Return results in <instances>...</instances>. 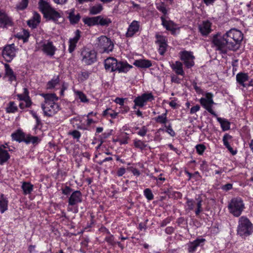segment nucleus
<instances>
[{
	"label": "nucleus",
	"instance_id": "obj_1",
	"mask_svg": "<svg viewBox=\"0 0 253 253\" xmlns=\"http://www.w3.org/2000/svg\"><path fill=\"white\" fill-rule=\"evenodd\" d=\"M243 39L241 31L233 28L227 31L223 36L217 34L213 37L212 42L215 50L221 53H226L229 50L236 51L240 46Z\"/></svg>",
	"mask_w": 253,
	"mask_h": 253
},
{
	"label": "nucleus",
	"instance_id": "obj_2",
	"mask_svg": "<svg viewBox=\"0 0 253 253\" xmlns=\"http://www.w3.org/2000/svg\"><path fill=\"white\" fill-rule=\"evenodd\" d=\"M44 102L42 104V108L44 115L51 117L56 114L60 110L59 105L56 101L58 97L55 94H42Z\"/></svg>",
	"mask_w": 253,
	"mask_h": 253
},
{
	"label": "nucleus",
	"instance_id": "obj_3",
	"mask_svg": "<svg viewBox=\"0 0 253 253\" xmlns=\"http://www.w3.org/2000/svg\"><path fill=\"white\" fill-rule=\"evenodd\" d=\"M39 5L41 11L46 19L52 20L56 23L58 19L61 17L62 13L52 7L47 1L41 0L39 2Z\"/></svg>",
	"mask_w": 253,
	"mask_h": 253
},
{
	"label": "nucleus",
	"instance_id": "obj_4",
	"mask_svg": "<svg viewBox=\"0 0 253 253\" xmlns=\"http://www.w3.org/2000/svg\"><path fill=\"white\" fill-rule=\"evenodd\" d=\"M253 233V224L248 218L242 216L239 218L237 234L242 238L245 239Z\"/></svg>",
	"mask_w": 253,
	"mask_h": 253
},
{
	"label": "nucleus",
	"instance_id": "obj_5",
	"mask_svg": "<svg viewBox=\"0 0 253 253\" xmlns=\"http://www.w3.org/2000/svg\"><path fill=\"white\" fill-rule=\"evenodd\" d=\"M95 46L101 53H109L114 48V44L111 40L105 36L97 38Z\"/></svg>",
	"mask_w": 253,
	"mask_h": 253
},
{
	"label": "nucleus",
	"instance_id": "obj_6",
	"mask_svg": "<svg viewBox=\"0 0 253 253\" xmlns=\"http://www.w3.org/2000/svg\"><path fill=\"white\" fill-rule=\"evenodd\" d=\"M245 208L243 201L239 197L231 199L228 205L229 212L235 217L240 216Z\"/></svg>",
	"mask_w": 253,
	"mask_h": 253
},
{
	"label": "nucleus",
	"instance_id": "obj_7",
	"mask_svg": "<svg viewBox=\"0 0 253 253\" xmlns=\"http://www.w3.org/2000/svg\"><path fill=\"white\" fill-rule=\"evenodd\" d=\"M82 201V194L80 191L73 192L68 200V206L67 210L68 211H73L77 213L78 211L77 205L81 203Z\"/></svg>",
	"mask_w": 253,
	"mask_h": 253
},
{
	"label": "nucleus",
	"instance_id": "obj_8",
	"mask_svg": "<svg viewBox=\"0 0 253 253\" xmlns=\"http://www.w3.org/2000/svg\"><path fill=\"white\" fill-rule=\"evenodd\" d=\"M81 56L82 62L87 65L97 61V52L94 49L84 48L82 50Z\"/></svg>",
	"mask_w": 253,
	"mask_h": 253
},
{
	"label": "nucleus",
	"instance_id": "obj_9",
	"mask_svg": "<svg viewBox=\"0 0 253 253\" xmlns=\"http://www.w3.org/2000/svg\"><path fill=\"white\" fill-rule=\"evenodd\" d=\"M213 95L211 93H206L205 97L200 99V102L202 106L213 116L217 117V115L213 110L212 105L215 104L213 100Z\"/></svg>",
	"mask_w": 253,
	"mask_h": 253
},
{
	"label": "nucleus",
	"instance_id": "obj_10",
	"mask_svg": "<svg viewBox=\"0 0 253 253\" xmlns=\"http://www.w3.org/2000/svg\"><path fill=\"white\" fill-rule=\"evenodd\" d=\"M179 56L186 68H191L194 66L195 57L192 52L186 50L181 51L179 53Z\"/></svg>",
	"mask_w": 253,
	"mask_h": 253
},
{
	"label": "nucleus",
	"instance_id": "obj_11",
	"mask_svg": "<svg viewBox=\"0 0 253 253\" xmlns=\"http://www.w3.org/2000/svg\"><path fill=\"white\" fill-rule=\"evenodd\" d=\"M156 39V43L158 46V52L161 55H163L167 51L168 45L166 37L157 33L155 35Z\"/></svg>",
	"mask_w": 253,
	"mask_h": 253
},
{
	"label": "nucleus",
	"instance_id": "obj_12",
	"mask_svg": "<svg viewBox=\"0 0 253 253\" xmlns=\"http://www.w3.org/2000/svg\"><path fill=\"white\" fill-rule=\"evenodd\" d=\"M154 99V97L152 93H143L134 99V106L133 108L135 109L136 106L143 107L148 101H151Z\"/></svg>",
	"mask_w": 253,
	"mask_h": 253
},
{
	"label": "nucleus",
	"instance_id": "obj_13",
	"mask_svg": "<svg viewBox=\"0 0 253 253\" xmlns=\"http://www.w3.org/2000/svg\"><path fill=\"white\" fill-rule=\"evenodd\" d=\"M16 50L14 44L12 43L6 45L2 52V55L4 60L7 62H11L16 55Z\"/></svg>",
	"mask_w": 253,
	"mask_h": 253
},
{
	"label": "nucleus",
	"instance_id": "obj_14",
	"mask_svg": "<svg viewBox=\"0 0 253 253\" xmlns=\"http://www.w3.org/2000/svg\"><path fill=\"white\" fill-rule=\"evenodd\" d=\"M42 50L46 55L52 56L55 54L56 48L49 41H44L40 43Z\"/></svg>",
	"mask_w": 253,
	"mask_h": 253
},
{
	"label": "nucleus",
	"instance_id": "obj_15",
	"mask_svg": "<svg viewBox=\"0 0 253 253\" xmlns=\"http://www.w3.org/2000/svg\"><path fill=\"white\" fill-rule=\"evenodd\" d=\"M140 22L136 20H133L129 25L126 36L127 38L132 37L134 35L138 33L140 31Z\"/></svg>",
	"mask_w": 253,
	"mask_h": 253
},
{
	"label": "nucleus",
	"instance_id": "obj_16",
	"mask_svg": "<svg viewBox=\"0 0 253 253\" xmlns=\"http://www.w3.org/2000/svg\"><path fill=\"white\" fill-rule=\"evenodd\" d=\"M4 74L3 77L4 80H7L10 84L16 82V76L9 65L7 63L4 64Z\"/></svg>",
	"mask_w": 253,
	"mask_h": 253
},
{
	"label": "nucleus",
	"instance_id": "obj_17",
	"mask_svg": "<svg viewBox=\"0 0 253 253\" xmlns=\"http://www.w3.org/2000/svg\"><path fill=\"white\" fill-rule=\"evenodd\" d=\"M206 240L202 238H198L192 242H189L187 244L188 252L189 253H193L196 252L197 247L204 245Z\"/></svg>",
	"mask_w": 253,
	"mask_h": 253
},
{
	"label": "nucleus",
	"instance_id": "obj_18",
	"mask_svg": "<svg viewBox=\"0 0 253 253\" xmlns=\"http://www.w3.org/2000/svg\"><path fill=\"white\" fill-rule=\"evenodd\" d=\"M162 20V24L163 26L169 31H170L172 34H176L177 31L179 30V28L170 20H167L165 18L162 16L161 17Z\"/></svg>",
	"mask_w": 253,
	"mask_h": 253
},
{
	"label": "nucleus",
	"instance_id": "obj_19",
	"mask_svg": "<svg viewBox=\"0 0 253 253\" xmlns=\"http://www.w3.org/2000/svg\"><path fill=\"white\" fill-rule=\"evenodd\" d=\"M118 64L117 59L113 57L108 58L104 61L105 69L110 72L116 71Z\"/></svg>",
	"mask_w": 253,
	"mask_h": 253
},
{
	"label": "nucleus",
	"instance_id": "obj_20",
	"mask_svg": "<svg viewBox=\"0 0 253 253\" xmlns=\"http://www.w3.org/2000/svg\"><path fill=\"white\" fill-rule=\"evenodd\" d=\"M81 38V32L79 30H77L75 32V36L73 38H71L69 41V48L68 50L70 53L73 52L77 45V43Z\"/></svg>",
	"mask_w": 253,
	"mask_h": 253
},
{
	"label": "nucleus",
	"instance_id": "obj_21",
	"mask_svg": "<svg viewBox=\"0 0 253 253\" xmlns=\"http://www.w3.org/2000/svg\"><path fill=\"white\" fill-rule=\"evenodd\" d=\"M170 67L176 75H180L183 77L185 76V72L183 68V64L176 61L170 64Z\"/></svg>",
	"mask_w": 253,
	"mask_h": 253
},
{
	"label": "nucleus",
	"instance_id": "obj_22",
	"mask_svg": "<svg viewBox=\"0 0 253 253\" xmlns=\"http://www.w3.org/2000/svg\"><path fill=\"white\" fill-rule=\"evenodd\" d=\"M211 23L209 21H203L199 25V30L202 35H208L211 31Z\"/></svg>",
	"mask_w": 253,
	"mask_h": 253
},
{
	"label": "nucleus",
	"instance_id": "obj_23",
	"mask_svg": "<svg viewBox=\"0 0 253 253\" xmlns=\"http://www.w3.org/2000/svg\"><path fill=\"white\" fill-rule=\"evenodd\" d=\"M237 82L244 87H247L246 82L249 80V77L247 73L240 72L236 76Z\"/></svg>",
	"mask_w": 253,
	"mask_h": 253
},
{
	"label": "nucleus",
	"instance_id": "obj_24",
	"mask_svg": "<svg viewBox=\"0 0 253 253\" xmlns=\"http://www.w3.org/2000/svg\"><path fill=\"white\" fill-rule=\"evenodd\" d=\"M66 13L68 14V18L72 24H76L80 19V15L79 13L75 14L74 9H71L67 11Z\"/></svg>",
	"mask_w": 253,
	"mask_h": 253
},
{
	"label": "nucleus",
	"instance_id": "obj_25",
	"mask_svg": "<svg viewBox=\"0 0 253 253\" xmlns=\"http://www.w3.org/2000/svg\"><path fill=\"white\" fill-rule=\"evenodd\" d=\"M132 68V66L126 62H118L116 71H118L119 73H126Z\"/></svg>",
	"mask_w": 253,
	"mask_h": 253
},
{
	"label": "nucleus",
	"instance_id": "obj_26",
	"mask_svg": "<svg viewBox=\"0 0 253 253\" xmlns=\"http://www.w3.org/2000/svg\"><path fill=\"white\" fill-rule=\"evenodd\" d=\"M41 22V16L37 12H34L33 17L28 21V25L33 28H36Z\"/></svg>",
	"mask_w": 253,
	"mask_h": 253
},
{
	"label": "nucleus",
	"instance_id": "obj_27",
	"mask_svg": "<svg viewBox=\"0 0 253 253\" xmlns=\"http://www.w3.org/2000/svg\"><path fill=\"white\" fill-rule=\"evenodd\" d=\"M133 64L135 66L141 68H147L152 66L151 61L147 59L136 60Z\"/></svg>",
	"mask_w": 253,
	"mask_h": 253
},
{
	"label": "nucleus",
	"instance_id": "obj_28",
	"mask_svg": "<svg viewBox=\"0 0 253 253\" xmlns=\"http://www.w3.org/2000/svg\"><path fill=\"white\" fill-rule=\"evenodd\" d=\"M75 100H80L82 103H88L89 100L86 95L82 91L73 89Z\"/></svg>",
	"mask_w": 253,
	"mask_h": 253
},
{
	"label": "nucleus",
	"instance_id": "obj_29",
	"mask_svg": "<svg viewBox=\"0 0 253 253\" xmlns=\"http://www.w3.org/2000/svg\"><path fill=\"white\" fill-rule=\"evenodd\" d=\"M0 24L1 26H6L11 24V21L6 13L0 10Z\"/></svg>",
	"mask_w": 253,
	"mask_h": 253
},
{
	"label": "nucleus",
	"instance_id": "obj_30",
	"mask_svg": "<svg viewBox=\"0 0 253 253\" xmlns=\"http://www.w3.org/2000/svg\"><path fill=\"white\" fill-rule=\"evenodd\" d=\"M232 139V136L228 133H226L223 137V142L224 145L228 149L232 155H235L237 153L236 151H234L229 144V140Z\"/></svg>",
	"mask_w": 253,
	"mask_h": 253
},
{
	"label": "nucleus",
	"instance_id": "obj_31",
	"mask_svg": "<svg viewBox=\"0 0 253 253\" xmlns=\"http://www.w3.org/2000/svg\"><path fill=\"white\" fill-rule=\"evenodd\" d=\"M8 201L3 194L0 195V212H4L8 209Z\"/></svg>",
	"mask_w": 253,
	"mask_h": 253
},
{
	"label": "nucleus",
	"instance_id": "obj_32",
	"mask_svg": "<svg viewBox=\"0 0 253 253\" xmlns=\"http://www.w3.org/2000/svg\"><path fill=\"white\" fill-rule=\"evenodd\" d=\"M10 159L8 152L0 146V165H3Z\"/></svg>",
	"mask_w": 253,
	"mask_h": 253
},
{
	"label": "nucleus",
	"instance_id": "obj_33",
	"mask_svg": "<svg viewBox=\"0 0 253 253\" xmlns=\"http://www.w3.org/2000/svg\"><path fill=\"white\" fill-rule=\"evenodd\" d=\"M98 25L102 26H108L112 23V20L110 18L102 16H97Z\"/></svg>",
	"mask_w": 253,
	"mask_h": 253
},
{
	"label": "nucleus",
	"instance_id": "obj_34",
	"mask_svg": "<svg viewBox=\"0 0 253 253\" xmlns=\"http://www.w3.org/2000/svg\"><path fill=\"white\" fill-rule=\"evenodd\" d=\"M217 120L220 123L223 131H226L230 128V123L227 120L217 117Z\"/></svg>",
	"mask_w": 253,
	"mask_h": 253
},
{
	"label": "nucleus",
	"instance_id": "obj_35",
	"mask_svg": "<svg viewBox=\"0 0 253 253\" xmlns=\"http://www.w3.org/2000/svg\"><path fill=\"white\" fill-rule=\"evenodd\" d=\"M12 138L13 140L18 142L25 141V136L23 132L21 131H17L11 134Z\"/></svg>",
	"mask_w": 253,
	"mask_h": 253
},
{
	"label": "nucleus",
	"instance_id": "obj_36",
	"mask_svg": "<svg viewBox=\"0 0 253 253\" xmlns=\"http://www.w3.org/2000/svg\"><path fill=\"white\" fill-rule=\"evenodd\" d=\"M22 189L25 195L29 194L33 189V185L29 182H23L22 185Z\"/></svg>",
	"mask_w": 253,
	"mask_h": 253
},
{
	"label": "nucleus",
	"instance_id": "obj_37",
	"mask_svg": "<svg viewBox=\"0 0 253 253\" xmlns=\"http://www.w3.org/2000/svg\"><path fill=\"white\" fill-rule=\"evenodd\" d=\"M84 22L89 26L98 25L97 16L84 18Z\"/></svg>",
	"mask_w": 253,
	"mask_h": 253
},
{
	"label": "nucleus",
	"instance_id": "obj_38",
	"mask_svg": "<svg viewBox=\"0 0 253 253\" xmlns=\"http://www.w3.org/2000/svg\"><path fill=\"white\" fill-rule=\"evenodd\" d=\"M18 110V108L16 103L13 101H10L8 103L6 111L8 113H14Z\"/></svg>",
	"mask_w": 253,
	"mask_h": 253
},
{
	"label": "nucleus",
	"instance_id": "obj_39",
	"mask_svg": "<svg viewBox=\"0 0 253 253\" xmlns=\"http://www.w3.org/2000/svg\"><path fill=\"white\" fill-rule=\"evenodd\" d=\"M103 10V7L101 4H96L89 8V13L92 15H95L101 12Z\"/></svg>",
	"mask_w": 253,
	"mask_h": 253
},
{
	"label": "nucleus",
	"instance_id": "obj_40",
	"mask_svg": "<svg viewBox=\"0 0 253 253\" xmlns=\"http://www.w3.org/2000/svg\"><path fill=\"white\" fill-rule=\"evenodd\" d=\"M40 141V138L37 136H33L30 135H28L25 136L24 142L27 143H33L36 144L39 143Z\"/></svg>",
	"mask_w": 253,
	"mask_h": 253
},
{
	"label": "nucleus",
	"instance_id": "obj_41",
	"mask_svg": "<svg viewBox=\"0 0 253 253\" xmlns=\"http://www.w3.org/2000/svg\"><path fill=\"white\" fill-rule=\"evenodd\" d=\"M167 111L165 113L162 114L161 115H159L155 118V120L156 122L162 124H166V123L168 121L167 119Z\"/></svg>",
	"mask_w": 253,
	"mask_h": 253
},
{
	"label": "nucleus",
	"instance_id": "obj_42",
	"mask_svg": "<svg viewBox=\"0 0 253 253\" xmlns=\"http://www.w3.org/2000/svg\"><path fill=\"white\" fill-rule=\"evenodd\" d=\"M134 146L135 148L143 150L147 146L145 143L140 140L135 139L133 140Z\"/></svg>",
	"mask_w": 253,
	"mask_h": 253
},
{
	"label": "nucleus",
	"instance_id": "obj_43",
	"mask_svg": "<svg viewBox=\"0 0 253 253\" xmlns=\"http://www.w3.org/2000/svg\"><path fill=\"white\" fill-rule=\"evenodd\" d=\"M59 82V80L58 77L55 79H52L49 81L47 84V88L48 89H52L54 88Z\"/></svg>",
	"mask_w": 253,
	"mask_h": 253
},
{
	"label": "nucleus",
	"instance_id": "obj_44",
	"mask_svg": "<svg viewBox=\"0 0 253 253\" xmlns=\"http://www.w3.org/2000/svg\"><path fill=\"white\" fill-rule=\"evenodd\" d=\"M103 116H110L112 119H115L118 116V113L110 109H107L103 112Z\"/></svg>",
	"mask_w": 253,
	"mask_h": 253
},
{
	"label": "nucleus",
	"instance_id": "obj_45",
	"mask_svg": "<svg viewBox=\"0 0 253 253\" xmlns=\"http://www.w3.org/2000/svg\"><path fill=\"white\" fill-rule=\"evenodd\" d=\"M144 195L148 201H151L154 199V195L151 190L149 188H146L144 190Z\"/></svg>",
	"mask_w": 253,
	"mask_h": 253
},
{
	"label": "nucleus",
	"instance_id": "obj_46",
	"mask_svg": "<svg viewBox=\"0 0 253 253\" xmlns=\"http://www.w3.org/2000/svg\"><path fill=\"white\" fill-rule=\"evenodd\" d=\"M17 98L20 101H25L29 99L30 97L28 95V90L26 88H24V93L17 95Z\"/></svg>",
	"mask_w": 253,
	"mask_h": 253
},
{
	"label": "nucleus",
	"instance_id": "obj_47",
	"mask_svg": "<svg viewBox=\"0 0 253 253\" xmlns=\"http://www.w3.org/2000/svg\"><path fill=\"white\" fill-rule=\"evenodd\" d=\"M165 131L171 136L174 137L175 136L176 133L172 128L171 124L169 125H165Z\"/></svg>",
	"mask_w": 253,
	"mask_h": 253
},
{
	"label": "nucleus",
	"instance_id": "obj_48",
	"mask_svg": "<svg viewBox=\"0 0 253 253\" xmlns=\"http://www.w3.org/2000/svg\"><path fill=\"white\" fill-rule=\"evenodd\" d=\"M197 201V209L195 211V213L197 215H198L203 211L202 208V200L201 198L196 199Z\"/></svg>",
	"mask_w": 253,
	"mask_h": 253
},
{
	"label": "nucleus",
	"instance_id": "obj_49",
	"mask_svg": "<svg viewBox=\"0 0 253 253\" xmlns=\"http://www.w3.org/2000/svg\"><path fill=\"white\" fill-rule=\"evenodd\" d=\"M32 102L30 99L26 100L25 101H21L19 103V107L23 109L25 108L29 107L31 105Z\"/></svg>",
	"mask_w": 253,
	"mask_h": 253
},
{
	"label": "nucleus",
	"instance_id": "obj_50",
	"mask_svg": "<svg viewBox=\"0 0 253 253\" xmlns=\"http://www.w3.org/2000/svg\"><path fill=\"white\" fill-rule=\"evenodd\" d=\"M28 3V0H21L17 5V8L19 10H23L27 7Z\"/></svg>",
	"mask_w": 253,
	"mask_h": 253
},
{
	"label": "nucleus",
	"instance_id": "obj_51",
	"mask_svg": "<svg viewBox=\"0 0 253 253\" xmlns=\"http://www.w3.org/2000/svg\"><path fill=\"white\" fill-rule=\"evenodd\" d=\"M157 8L164 14L167 13V9L165 4L163 2L156 4Z\"/></svg>",
	"mask_w": 253,
	"mask_h": 253
},
{
	"label": "nucleus",
	"instance_id": "obj_52",
	"mask_svg": "<svg viewBox=\"0 0 253 253\" xmlns=\"http://www.w3.org/2000/svg\"><path fill=\"white\" fill-rule=\"evenodd\" d=\"M29 37V33L28 31L23 30L19 37L23 40L24 42L27 41V40Z\"/></svg>",
	"mask_w": 253,
	"mask_h": 253
},
{
	"label": "nucleus",
	"instance_id": "obj_53",
	"mask_svg": "<svg viewBox=\"0 0 253 253\" xmlns=\"http://www.w3.org/2000/svg\"><path fill=\"white\" fill-rule=\"evenodd\" d=\"M187 210L192 211L194 209L195 202L192 199H188L186 202Z\"/></svg>",
	"mask_w": 253,
	"mask_h": 253
},
{
	"label": "nucleus",
	"instance_id": "obj_54",
	"mask_svg": "<svg viewBox=\"0 0 253 253\" xmlns=\"http://www.w3.org/2000/svg\"><path fill=\"white\" fill-rule=\"evenodd\" d=\"M196 149L199 155H202L206 149V147L203 144H198L196 145Z\"/></svg>",
	"mask_w": 253,
	"mask_h": 253
},
{
	"label": "nucleus",
	"instance_id": "obj_55",
	"mask_svg": "<svg viewBox=\"0 0 253 253\" xmlns=\"http://www.w3.org/2000/svg\"><path fill=\"white\" fill-rule=\"evenodd\" d=\"M148 132V128L146 126L141 127L139 130L137 132V134L140 136H144Z\"/></svg>",
	"mask_w": 253,
	"mask_h": 253
},
{
	"label": "nucleus",
	"instance_id": "obj_56",
	"mask_svg": "<svg viewBox=\"0 0 253 253\" xmlns=\"http://www.w3.org/2000/svg\"><path fill=\"white\" fill-rule=\"evenodd\" d=\"M128 139L129 137L126 134L123 138L117 139V141L119 142L120 145H123L127 144Z\"/></svg>",
	"mask_w": 253,
	"mask_h": 253
},
{
	"label": "nucleus",
	"instance_id": "obj_57",
	"mask_svg": "<svg viewBox=\"0 0 253 253\" xmlns=\"http://www.w3.org/2000/svg\"><path fill=\"white\" fill-rule=\"evenodd\" d=\"M105 240L109 244L111 245H114L115 244V242L114 240L113 236L110 235L107 237H106Z\"/></svg>",
	"mask_w": 253,
	"mask_h": 253
},
{
	"label": "nucleus",
	"instance_id": "obj_58",
	"mask_svg": "<svg viewBox=\"0 0 253 253\" xmlns=\"http://www.w3.org/2000/svg\"><path fill=\"white\" fill-rule=\"evenodd\" d=\"M171 81L176 84H180L181 82L180 79L175 75L171 76Z\"/></svg>",
	"mask_w": 253,
	"mask_h": 253
},
{
	"label": "nucleus",
	"instance_id": "obj_59",
	"mask_svg": "<svg viewBox=\"0 0 253 253\" xmlns=\"http://www.w3.org/2000/svg\"><path fill=\"white\" fill-rule=\"evenodd\" d=\"M200 107L198 105H196L192 107L190 109V114H193L200 110Z\"/></svg>",
	"mask_w": 253,
	"mask_h": 253
},
{
	"label": "nucleus",
	"instance_id": "obj_60",
	"mask_svg": "<svg viewBox=\"0 0 253 253\" xmlns=\"http://www.w3.org/2000/svg\"><path fill=\"white\" fill-rule=\"evenodd\" d=\"M126 172V169L124 168H120L117 171V175L118 176H122Z\"/></svg>",
	"mask_w": 253,
	"mask_h": 253
},
{
	"label": "nucleus",
	"instance_id": "obj_61",
	"mask_svg": "<svg viewBox=\"0 0 253 253\" xmlns=\"http://www.w3.org/2000/svg\"><path fill=\"white\" fill-rule=\"evenodd\" d=\"M72 135L74 138H79L81 137V133L78 130H74L71 133Z\"/></svg>",
	"mask_w": 253,
	"mask_h": 253
},
{
	"label": "nucleus",
	"instance_id": "obj_62",
	"mask_svg": "<svg viewBox=\"0 0 253 253\" xmlns=\"http://www.w3.org/2000/svg\"><path fill=\"white\" fill-rule=\"evenodd\" d=\"M125 99L123 98L117 97L115 99V102L120 105H123L124 104Z\"/></svg>",
	"mask_w": 253,
	"mask_h": 253
},
{
	"label": "nucleus",
	"instance_id": "obj_63",
	"mask_svg": "<svg viewBox=\"0 0 253 253\" xmlns=\"http://www.w3.org/2000/svg\"><path fill=\"white\" fill-rule=\"evenodd\" d=\"M232 188V185L230 183L225 184L222 187V189L223 190H225L226 191L231 189Z\"/></svg>",
	"mask_w": 253,
	"mask_h": 253
},
{
	"label": "nucleus",
	"instance_id": "obj_64",
	"mask_svg": "<svg viewBox=\"0 0 253 253\" xmlns=\"http://www.w3.org/2000/svg\"><path fill=\"white\" fill-rule=\"evenodd\" d=\"M70 192H71V189L68 187H66L62 191V193L64 195H68L70 193Z\"/></svg>",
	"mask_w": 253,
	"mask_h": 253
}]
</instances>
